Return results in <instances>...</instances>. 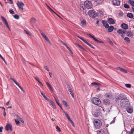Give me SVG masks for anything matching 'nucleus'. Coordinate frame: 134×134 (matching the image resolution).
I'll return each mask as SVG.
<instances>
[{"mask_svg":"<svg viewBox=\"0 0 134 134\" xmlns=\"http://www.w3.org/2000/svg\"><path fill=\"white\" fill-rule=\"evenodd\" d=\"M108 28V31L109 32H112L114 29V27L113 26H111L110 27L109 26Z\"/></svg>","mask_w":134,"mask_h":134,"instance_id":"24","label":"nucleus"},{"mask_svg":"<svg viewBox=\"0 0 134 134\" xmlns=\"http://www.w3.org/2000/svg\"><path fill=\"white\" fill-rule=\"evenodd\" d=\"M54 99L55 100V101L57 103L59 106V105H60L59 104V102L58 101V99L57 98H56L55 97V96H54Z\"/></svg>","mask_w":134,"mask_h":134,"instance_id":"34","label":"nucleus"},{"mask_svg":"<svg viewBox=\"0 0 134 134\" xmlns=\"http://www.w3.org/2000/svg\"><path fill=\"white\" fill-rule=\"evenodd\" d=\"M87 35L88 36H89V37H91L92 38H93V39L95 41H96L97 42L99 43H103V42H102L101 41H99V40H98L97 39H96L95 37L92 35L91 34H87Z\"/></svg>","mask_w":134,"mask_h":134,"instance_id":"10","label":"nucleus"},{"mask_svg":"<svg viewBox=\"0 0 134 134\" xmlns=\"http://www.w3.org/2000/svg\"><path fill=\"white\" fill-rule=\"evenodd\" d=\"M63 102L65 106H66V107H67L68 106V104L66 101L64 100H63Z\"/></svg>","mask_w":134,"mask_h":134,"instance_id":"43","label":"nucleus"},{"mask_svg":"<svg viewBox=\"0 0 134 134\" xmlns=\"http://www.w3.org/2000/svg\"><path fill=\"white\" fill-rule=\"evenodd\" d=\"M69 121H70V122L72 126H73V127H75V126L74 124V123L73 121H72L71 120Z\"/></svg>","mask_w":134,"mask_h":134,"instance_id":"45","label":"nucleus"},{"mask_svg":"<svg viewBox=\"0 0 134 134\" xmlns=\"http://www.w3.org/2000/svg\"><path fill=\"white\" fill-rule=\"evenodd\" d=\"M8 1V3L10 4H12L13 3V2L12 1V0H11V1H10V0H7ZM5 3H7V2H6Z\"/></svg>","mask_w":134,"mask_h":134,"instance_id":"47","label":"nucleus"},{"mask_svg":"<svg viewBox=\"0 0 134 134\" xmlns=\"http://www.w3.org/2000/svg\"><path fill=\"white\" fill-rule=\"evenodd\" d=\"M18 86L20 88V89L23 91V93H24L25 92V91L24 90L23 88L22 87H21L20 85Z\"/></svg>","mask_w":134,"mask_h":134,"instance_id":"49","label":"nucleus"},{"mask_svg":"<svg viewBox=\"0 0 134 134\" xmlns=\"http://www.w3.org/2000/svg\"><path fill=\"white\" fill-rule=\"evenodd\" d=\"M9 12L11 14H14V12L12 9H11L9 10Z\"/></svg>","mask_w":134,"mask_h":134,"instance_id":"42","label":"nucleus"},{"mask_svg":"<svg viewBox=\"0 0 134 134\" xmlns=\"http://www.w3.org/2000/svg\"><path fill=\"white\" fill-rule=\"evenodd\" d=\"M98 132H99V134H104V133L103 131L99 130L98 131Z\"/></svg>","mask_w":134,"mask_h":134,"instance_id":"44","label":"nucleus"},{"mask_svg":"<svg viewBox=\"0 0 134 134\" xmlns=\"http://www.w3.org/2000/svg\"><path fill=\"white\" fill-rule=\"evenodd\" d=\"M94 1L97 2L98 3L100 4L102 3L103 2L102 0H94Z\"/></svg>","mask_w":134,"mask_h":134,"instance_id":"32","label":"nucleus"},{"mask_svg":"<svg viewBox=\"0 0 134 134\" xmlns=\"http://www.w3.org/2000/svg\"><path fill=\"white\" fill-rule=\"evenodd\" d=\"M45 99L47 100L49 103H50L51 104L52 103V102H53L51 99L48 98L47 97Z\"/></svg>","mask_w":134,"mask_h":134,"instance_id":"33","label":"nucleus"},{"mask_svg":"<svg viewBox=\"0 0 134 134\" xmlns=\"http://www.w3.org/2000/svg\"><path fill=\"white\" fill-rule=\"evenodd\" d=\"M3 115L4 116H5L6 115V113L5 112V111H4V110Z\"/></svg>","mask_w":134,"mask_h":134,"instance_id":"64","label":"nucleus"},{"mask_svg":"<svg viewBox=\"0 0 134 134\" xmlns=\"http://www.w3.org/2000/svg\"><path fill=\"white\" fill-rule=\"evenodd\" d=\"M17 4L19 9L20 11L21 12L23 11V7L24 6V4L22 2H19L18 1L17 3Z\"/></svg>","mask_w":134,"mask_h":134,"instance_id":"4","label":"nucleus"},{"mask_svg":"<svg viewBox=\"0 0 134 134\" xmlns=\"http://www.w3.org/2000/svg\"><path fill=\"white\" fill-rule=\"evenodd\" d=\"M86 23V21L85 20H83L81 22V26H84Z\"/></svg>","mask_w":134,"mask_h":134,"instance_id":"27","label":"nucleus"},{"mask_svg":"<svg viewBox=\"0 0 134 134\" xmlns=\"http://www.w3.org/2000/svg\"><path fill=\"white\" fill-rule=\"evenodd\" d=\"M0 108H2L3 109H4V111H5V108L4 107H0Z\"/></svg>","mask_w":134,"mask_h":134,"instance_id":"61","label":"nucleus"},{"mask_svg":"<svg viewBox=\"0 0 134 134\" xmlns=\"http://www.w3.org/2000/svg\"><path fill=\"white\" fill-rule=\"evenodd\" d=\"M126 34L127 36L131 37H132L133 36V34L132 32L130 31L127 32Z\"/></svg>","mask_w":134,"mask_h":134,"instance_id":"19","label":"nucleus"},{"mask_svg":"<svg viewBox=\"0 0 134 134\" xmlns=\"http://www.w3.org/2000/svg\"><path fill=\"white\" fill-rule=\"evenodd\" d=\"M14 18L16 19H18L19 18V16L17 14H15L14 15Z\"/></svg>","mask_w":134,"mask_h":134,"instance_id":"37","label":"nucleus"},{"mask_svg":"<svg viewBox=\"0 0 134 134\" xmlns=\"http://www.w3.org/2000/svg\"><path fill=\"white\" fill-rule=\"evenodd\" d=\"M5 129L7 131L10 130L11 131H12V126L10 124H8L6 126Z\"/></svg>","mask_w":134,"mask_h":134,"instance_id":"9","label":"nucleus"},{"mask_svg":"<svg viewBox=\"0 0 134 134\" xmlns=\"http://www.w3.org/2000/svg\"><path fill=\"white\" fill-rule=\"evenodd\" d=\"M56 128L57 130H58L59 132L61 131V130L60 128L58 126H57L56 127Z\"/></svg>","mask_w":134,"mask_h":134,"instance_id":"46","label":"nucleus"},{"mask_svg":"<svg viewBox=\"0 0 134 134\" xmlns=\"http://www.w3.org/2000/svg\"><path fill=\"white\" fill-rule=\"evenodd\" d=\"M45 4L47 7L49 8V9L53 13H54V14H56V13L53 10H52L51 8L46 3H45Z\"/></svg>","mask_w":134,"mask_h":134,"instance_id":"29","label":"nucleus"},{"mask_svg":"<svg viewBox=\"0 0 134 134\" xmlns=\"http://www.w3.org/2000/svg\"><path fill=\"white\" fill-rule=\"evenodd\" d=\"M103 103L105 105H109L110 103V100L107 99H105L103 100Z\"/></svg>","mask_w":134,"mask_h":134,"instance_id":"13","label":"nucleus"},{"mask_svg":"<svg viewBox=\"0 0 134 134\" xmlns=\"http://www.w3.org/2000/svg\"><path fill=\"white\" fill-rule=\"evenodd\" d=\"M77 45H78V46L81 49H82L83 50H85V49L82 47V46H81L80 45H79V44H77Z\"/></svg>","mask_w":134,"mask_h":134,"instance_id":"53","label":"nucleus"},{"mask_svg":"<svg viewBox=\"0 0 134 134\" xmlns=\"http://www.w3.org/2000/svg\"><path fill=\"white\" fill-rule=\"evenodd\" d=\"M93 124L95 127L97 129L100 128L102 125L101 121L97 119H96L94 121Z\"/></svg>","mask_w":134,"mask_h":134,"instance_id":"2","label":"nucleus"},{"mask_svg":"<svg viewBox=\"0 0 134 134\" xmlns=\"http://www.w3.org/2000/svg\"><path fill=\"white\" fill-rule=\"evenodd\" d=\"M3 127H0V132H2V129H3Z\"/></svg>","mask_w":134,"mask_h":134,"instance_id":"56","label":"nucleus"},{"mask_svg":"<svg viewBox=\"0 0 134 134\" xmlns=\"http://www.w3.org/2000/svg\"><path fill=\"white\" fill-rule=\"evenodd\" d=\"M15 117L18 119L19 120L21 118L18 115H16L15 116Z\"/></svg>","mask_w":134,"mask_h":134,"instance_id":"51","label":"nucleus"},{"mask_svg":"<svg viewBox=\"0 0 134 134\" xmlns=\"http://www.w3.org/2000/svg\"><path fill=\"white\" fill-rule=\"evenodd\" d=\"M60 41L64 45V46H65L68 49L69 51L70 52V53H71V54H72L73 53H72V51L69 48V47H68L67 45V44L65 43H64V42L62 41V40H60Z\"/></svg>","mask_w":134,"mask_h":134,"instance_id":"12","label":"nucleus"},{"mask_svg":"<svg viewBox=\"0 0 134 134\" xmlns=\"http://www.w3.org/2000/svg\"><path fill=\"white\" fill-rule=\"evenodd\" d=\"M1 18L3 21L5 19L3 16H1Z\"/></svg>","mask_w":134,"mask_h":134,"instance_id":"59","label":"nucleus"},{"mask_svg":"<svg viewBox=\"0 0 134 134\" xmlns=\"http://www.w3.org/2000/svg\"><path fill=\"white\" fill-rule=\"evenodd\" d=\"M126 110L128 113H131L133 112V108L131 107H128L127 109Z\"/></svg>","mask_w":134,"mask_h":134,"instance_id":"16","label":"nucleus"},{"mask_svg":"<svg viewBox=\"0 0 134 134\" xmlns=\"http://www.w3.org/2000/svg\"><path fill=\"white\" fill-rule=\"evenodd\" d=\"M117 69L118 70H120V71H122L123 72H124L125 73H127V71H126V70L122 68H121L120 67H118L117 68Z\"/></svg>","mask_w":134,"mask_h":134,"instance_id":"22","label":"nucleus"},{"mask_svg":"<svg viewBox=\"0 0 134 134\" xmlns=\"http://www.w3.org/2000/svg\"><path fill=\"white\" fill-rule=\"evenodd\" d=\"M95 12L93 10H90L89 11L88 15L89 16L91 17H93L95 16Z\"/></svg>","mask_w":134,"mask_h":134,"instance_id":"8","label":"nucleus"},{"mask_svg":"<svg viewBox=\"0 0 134 134\" xmlns=\"http://www.w3.org/2000/svg\"><path fill=\"white\" fill-rule=\"evenodd\" d=\"M125 86L128 88H130L131 87V85L130 84H126L125 85Z\"/></svg>","mask_w":134,"mask_h":134,"instance_id":"36","label":"nucleus"},{"mask_svg":"<svg viewBox=\"0 0 134 134\" xmlns=\"http://www.w3.org/2000/svg\"><path fill=\"white\" fill-rule=\"evenodd\" d=\"M84 4L85 7L88 9H91L92 7V3L90 1H86L85 2Z\"/></svg>","mask_w":134,"mask_h":134,"instance_id":"5","label":"nucleus"},{"mask_svg":"<svg viewBox=\"0 0 134 134\" xmlns=\"http://www.w3.org/2000/svg\"><path fill=\"white\" fill-rule=\"evenodd\" d=\"M44 68L47 71H49V69H48V67L47 66H44Z\"/></svg>","mask_w":134,"mask_h":134,"instance_id":"54","label":"nucleus"},{"mask_svg":"<svg viewBox=\"0 0 134 134\" xmlns=\"http://www.w3.org/2000/svg\"><path fill=\"white\" fill-rule=\"evenodd\" d=\"M134 132V128H133L131 129V131L130 132V134H132Z\"/></svg>","mask_w":134,"mask_h":134,"instance_id":"48","label":"nucleus"},{"mask_svg":"<svg viewBox=\"0 0 134 134\" xmlns=\"http://www.w3.org/2000/svg\"><path fill=\"white\" fill-rule=\"evenodd\" d=\"M91 101L92 103L96 105H99L101 103V101L99 98L95 97L92 98Z\"/></svg>","mask_w":134,"mask_h":134,"instance_id":"3","label":"nucleus"},{"mask_svg":"<svg viewBox=\"0 0 134 134\" xmlns=\"http://www.w3.org/2000/svg\"><path fill=\"white\" fill-rule=\"evenodd\" d=\"M3 21L5 23V24H6V23H8L6 19L4 20Z\"/></svg>","mask_w":134,"mask_h":134,"instance_id":"58","label":"nucleus"},{"mask_svg":"<svg viewBox=\"0 0 134 134\" xmlns=\"http://www.w3.org/2000/svg\"><path fill=\"white\" fill-rule=\"evenodd\" d=\"M112 2L115 5L119 6L120 5V1L119 0H112Z\"/></svg>","mask_w":134,"mask_h":134,"instance_id":"7","label":"nucleus"},{"mask_svg":"<svg viewBox=\"0 0 134 134\" xmlns=\"http://www.w3.org/2000/svg\"><path fill=\"white\" fill-rule=\"evenodd\" d=\"M77 37L78 38H80V39L81 40H82L84 42H85V43L86 44H87V45H88V46H91V44L88 43V42L86 41L83 38H82L79 36H77Z\"/></svg>","mask_w":134,"mask_h":134,"instance_id":"18","label":"nucleus"},{"mask_svg":"<svg viewBox=\"0 0 134 134\" xmlns=\"http://www.w3.org/2000/svg\"><path fill=\"white\" fill-rule=\"evenodd\" d=\"M5 24L6 25L7 27L8 28H9V26L8 24V23H6V24Z\"/></svg>","mask_w":134,"mask_h":134,"instance_id":"63","label":"nucleus"},{"mask_svg":"<svg viewBox=\"0 0 134 134\" xmlns=\"http://www.w3.org/2000/svg\"><path fill=\"white\" fill-rule=\"evenodd\" d=\"M129 3L131 4L132 6L134 7V1H131V0H129L128 1Z\"/></svg>","mask_w":134,"mask_h":134,"instance_id":"30","label":"nucleus"},{"mask_svg":"<svg viewBox=\"0 0 134 134\" xmlns=\"http://www.w3.org/2000/svg\"><path fill=\"white\" fill-rule=\"evenodd\" d=\"M40 32L42 37L50 45H51V44L50 41L44 32L41 30L40 31Z\"/></svg>","mask_w":134,"mask_h":134,"instance_id":"6","label":"nucleus"},{"mask_svg":"<svg viewBox=\"0 0 134 134\" xmlns=\"http://www.w3.org/2000/svg\"><path fill=\"white\" fill-rule=\"evenodd\" d=\"M121 27L123 29L126 30L128 28V26L125 23H123L121 25Z\"/></svg>","mask_w":134,"mask_h":134,"instance_id":"17","label":"nucleus"},{"mask_svg":"<svg viewBox=\"0 0 134 134\" xmlns=\"http://www.w3.org/2000/svg\"><path fill=\"white\" fill-rule=\"evenodd\" d=\"M125 97L124 94H120L118 97H117V98H116V99L117 100L119 99L122 100L120 102V103H121L122 102L123 105H125L126 104H128L129 102L127 99L125 100Z\"/></svg>","mask_w":134,"mask_h":134,"instance_id":"1","label":"nucleus"},{"mask_svg":"<svg viewBox=\"0 0 134 134\" xmlns=\"http://www.w3.org/2000/svg\"><path fill=\"white\" fill-rule=\"evenodd\" d=\"M108 22L109 24H115V21L111 18H109L108 19Z\"/></svg>","mask_w":134,"mask_h":134,"instance_id":"11","label":"nucleus"},{"mask_svg":"<svg viewBox=\"0 0 134 134\" xmlns=\"http://www.w3.org/2000/svg\"><path fill=\"white\" fill-rule=\"evenodd\" d=\"M117 32L119 34L123 35L126 33V31L120 29L118 30Z\"/></svg>","mask_w":134,"mask_h":134,"instance_id":"15","label":"nucleus"},{"mask_svg":"<svg viewBox=\"0 0 134 134\" xmlns=\"http://www.w3.org/2000/svg\"><path fill=\"white\" fill-rule=\"evenodd\" d=\"M14 120L16 125H18L20 124V122L19 121L17 120L16 119H15Z\"/></svg>","mask_w":134,"mask_h":134,"instance_id":"41","label":"nucleus"},{"mask_svg":"<svg viewBox=\"0 0 134 134\" xmlns=\"http://www.w3.org/2000/svg\"><path fill=\"white\" fill-rule=\"evenodd\" d=\"M91 85H100V84L99 83H97L96 82H93L91 83Z\"/></svg>","mask_w":134,"mask_h":134,"instance_id":"35","label":"nucleus"},{"mask_svg":"<svg viewBox=\"0 0 134 134\" xmlns=\"http://www.w3.org/2000/svg\"><path fill=\"white\" fill-rule=\"evenodd\" d=\"M115 117L114 119L113 120L111 121V122L110 123V124H111L113 123H114L115 122Z\"/></svg>","mask_w":134,"mask_h":134,"instance_id":"50","label":"nucleus"},{"mask_svg":"<svg viewBox=\"0 0 134 134\" xmlns=\"http://www.w3.org/2000/svg\"><path fill=\"white\" fill-rule=\"evenodd\" d=\"M46 83L47 85L51 91L52 92H53V88L52 87V86L50 85L49 83L48 82H46Z\"/></svg>","mask_w":134,"mask_h":134,"instance_id":"21","label":"nucleus"},{"mask_svg":"<svg viewBox=\"0 0 134 134\" xmlns=\"http://www.w3.org/2000/svg\"><path fill=\"white\" fill-rule=\"evenodd\" d=\"M34 78L40 84V85H41L42 86H43V85L42 84V83L40 81L38 77H34Z\"/></svg>","mask_w":134,"mask_h":134,"instance_id":"26","label":"nucleus"},{"mask_svg":"<svg viewBox=\"0 0 134 134\" xmlns=\"http://www.w3.org/2000/svg\"><path fill=\"white\" fill-rule=\"evenodd\" d=\"M102 22L106 28H108L109 27V25L106 21L103 20L102 21Z\"/></svg>","mask_w":134,"mask_h":134,"instance_id":"14","label":"nucleus"},{"mask_svg":"<svg viewBox=\"0 0 134 134\" xmlns=\"http://www.w3.org/2000/svg\"><path fill=\"white\" fill-rule=\"evenodd\" d=\"M127 16L130 18H132L133 17V15L131 13H128L127 15Z\"/></svg>","mask_w":134,"mask_h":134,"instance_id":"23","label":"nucleus"},{"mask_svg":"<svg viewBox=\"0 0 134 134\" xmlns=\"http://www.w3.org/2000/svg\"><path fill=\"white\" fill-rule=\"evenodd\" d=\"M70 94L72 96V98H74V94L72 92V93H70Z\"/></svg>","mask_w":134,"mask_h":134,"instance_id":"57","label":"nucleus"},{"mask_svg":"<svg viewBox=\"0 0 134 134\" xmlns=\"http://www.w3.org/2000/svg\"><path fill=\"white\" fill-rule=\"evenodd\" d=\"M124 7L128 9L129 8V5L126 4H124Z\"/></svg>","mask_w":134,"mask_h":134,"instance_id":"39","label":"nucleus"},{"mask_svg":"<svg viewBox=\"0 0 134 134\" xmlns=\"http://www.w3.org/2000/svg\"><path fill=\"white\" fill-rule=\"evenodd\" d=\"M64 113H65V114L66 116L69 115L68 114V113H67L65 112H64Z\"/></svg>","mask_w":134,"mask_h":134,"instance_id":"60","label":"nucleus"},{"mask_svg":"<svg viewBox=\"0 0 134 134\" xmlns=\"http://www.w3.org/2000/svg\"><path fill=\"white\" fill-rule=\"evenodd\" d=\"M36 21V19L34 18H32L30 19V21L32 24L34 23Z\"/></svg>","mask_w":134,"mask_h":134,"instance_id":"25","label":"nucleus"},{"mask_svg":"<svg viewBox=\"0 0 134 134\" xmlns=\"http://www.w3.org/2000/svg\"><path fill=\"white\" fill-rule=\"evenodd\" d=\"M124 40L126 42L128 43H130V40L128 37H125L124 38Z\"/></svg>","mask_w":134,"mask_h":134,"instance_id":"28","label":"nucleus"},{"mask_svg":"<svg viewBox=\"0 0 134 134\" xmlns=\"http://www.w3.org/2000/svg\"><path fill=\"white\" fill-rule=\"evenodd\" d=\"M51 104L54 109H56V107L55 105V104L53 102H52V103H51Z\"/></svg>","mask_w":134,"mask_h":134,"instance_id":"31","label":"nucleus"},{"mask_svg":"<svg viewBox=\"0 0 134 134\" xmlns=\"http://www.w3.org/2000/svg\"><path fill=\"white\" fill-rule=\"evenodd\" d=\"M41 94L42 95L43 97L45 99L47 98V97L43 93V92H41Z\"/></svg>","mask_w":134,"mask_h":134,"instance_id":"38","label":"nucleus"},{"mask_svg":"<svg viewBox=\"0 0 134 134\" xmlns=\"http://www.w3.org/2000/svg\"><path fill=\"white\" fill-rule=\"evenodd\" d=\"M67 88L69 91H70L72 90L71 89V88L69 85H68Z\"/></svg>","mask_w":134,"mask_h":134,"instance_id":"52","label":"nucleus"},{"mask_svg":"<svg viewBox=\"0 0 134 134\" xmlns=\"http://www.w3.org/2000/svg\"><path fill=\"white\" fill-rule=\"evenodd\" d=\"M24 32L27 35L30 36L31 35V34L29 31H28L26 30H25Z\"/></svg>","mask_w":134,"mask_h":134,"instance_id":"40","label":"nucleus"},{"mask_svg":"<svg viewBox=\"0 0 134 134\" xmlns=\"http://www.w3.org/2000/svg\"><path fill=\"white\" fill-rule=\"evenodd\" d=\"M13 81L14 82V83L18 86L19 85V84L16 82L15 80H14V81Z\"/></svg>","mask_w":134,"mask_h":134,"instance_id":"55","label":"nucleus"},{"mask_svg":"<svg viewBox=\"0 0 134 134\" xmlns=\"http://www.w3.org/2000/svg\"><path fill=\"white\" fill-rule=\"evenodd\" d=\"M104 15V12L100 10L98 11V16H103Z\"/></svg>","mask_w":134,"mask_h":134,"instance_id":"20","label":"nucleus"},{"mask_svg":"<svg viewBox=\"0 0 134 134\" xmlns=\"http://www.w3.org/2000/svg\"><path fill=\"white\" fill-rule=\"evenodd\" d=\"M9 101H8L6 103V105L8 106L9 105Z\"/></svg>","mask_w":134,"mask_h":134,"instance_id":"62","label":"nucleus"}]
</instances>
